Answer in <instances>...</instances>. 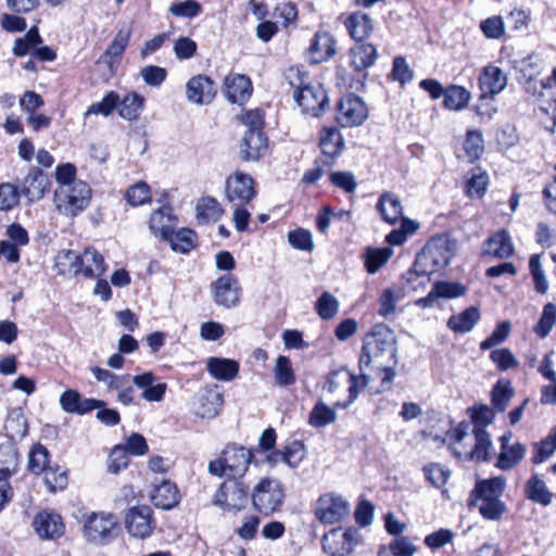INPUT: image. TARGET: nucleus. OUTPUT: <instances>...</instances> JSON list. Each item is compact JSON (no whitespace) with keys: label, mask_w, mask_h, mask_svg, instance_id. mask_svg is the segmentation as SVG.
Instances as JSON below:
<instances>
[{"label":"nucleus","mask_w":556,"mask_h":556,"mask_svg":"<svg viewBox=\"0 0 556 556\" xmlns=\"http://www.w3.org/2000/svg\"><path fill=\"white\" fill-rule=\"evenodd\" d=\"M308 53L312 63H321L336 53V40L328 31H317L309 43Z\"/></svg>","instance_id":"a878e982"},{"label":"nucleus","mask_w":556,"mask_h":556,"mask_svg":"<svg viewBox=\"0 0 556 556\" xmlns=\"http://www.w3.org/2000/svg\"><path fill=\"white\" fill-rule=\"evenodd\" d=\"M119 94L116 91H109L101 101L93 102L85 112V116L89 115H111L118 108Z\"/></svg>","instance_id":"09e8293b"},{"label":"nucleus","mask_w":556,"mask_h":556,"mask_svg":"<svg viewBox=\"0 0 556 556\" xmlns=\"http://www.w3.org/2000/svg\"><path fill=\"white\" fill-rule=\"evenodd\" d=\"M556 85V67H553L549 76L541 80V90L538 93V99L543 101L546 98L548 106L541 105L540 109L551 114L553 126H556V99L554 98V86Z\"/></svg>","instance_id":"37998d69"},{"label":"nucleus","mask_w":556,"mask_h":556,"mask_svg":"<svg viewBox=\"0 0 556 556\" xmlns=\"http://www.w3.org/2000/svg\"><path fill=\"white\" fill-rule=\"evenodd\" d=\"M468 413L473 424V429H477V427L485 429L495 418L494 409L485 404L475 405L468 408Z\"/></svg>","instance_id":"680f3d73"},{"label":"nucleus","mask_w":556,"mask_h":556,"mask_svg":"<svg viewBox=\"0 0 556 556\" xmlns=\"http://www.w3.org/2000/svg\"><path fill=\"white\" fill-rule=\"evenodd\" d=\"M286 498L282 483L269 477L262 478L251 491L254 510L264 517L280 511Z\"/></svg>","instance_id":"423d86ee"},{"label":"nucleus","mask_w":556,"mask_h":556,"mask_svg":"<svg viewBox=\"0 0 556 556\" xmlns=\"http://www.w3.org/2000/svg\"><path fill=\"white\" fill-rule=\"evenodd\" d=\"M505 488L506 479L503 476L478 480L470 492V504L478 500L501 498Z\"/></svg>","instance_id":"bb28decb"},{"label":"nucleus","mask_w":556,"mask_h":556,"mask_svg":"<svg viewBox=\"0 0 556 556\" xmlns=\"http://www.w3.org/2000/svg\"><path fill=\"white\" fill-rule=\"evenodd\" d=\"M368 117V110L361 97L350 92L336 106V121L341 127L362 125Z\"/></svg>","instance_id":"1a4fd4ad"},{"label":"nucleus","mask_w":556,"mask_h":556,"mask_svg":"<svg viewBox=\"0 0 556 556\" xmlns=\"http://www.w3.org/2000/svg\"><path fill=\"white\" fill-rule=\"evenodd\" d=\"M285 78L293 88V99L304 113L318 117L329 104L327 92L320 83L312 81L307 72L290 66Z\"/></svg>","instance_id":"f257e3e1"},{"label":"nucleus","mask_w":556,"mask_h":556,"mask_svg":"<svg viewBox=\"0 0 556 556\" xmlns=\"http://www.w3.org/2000/svg\"><path fill=\"white\" fill-rule=\"evenodd\" d=\"M275 454L280 455L282 462L294 468L304 458V444L299 440H293L282 451H276Z\"/></svg>","instance_id":"e2e57ef3"},{"label":"nucleus","mask_w":556,"mask_h":556,"mask_svg":"<svg viewBox=\"0 0 556 556\" xmlns=\"http://www.w3.org/2000/svg\"><path fill=\"white\" fill-rule=\"evenodd\" d=\"M523 492L527 500L541 506H548L553 502L554 494L538 473L531 475L526 481Z\"/></svg>","instance_id":"2f4dec72"},{"label":"nucleus","mask_w":556,"mask_h":556,"mask_svg":"<svg viewBox=\"0 0 556 556\" xmlns=\"http://www.w3.org/2000/svg\"><path fill=\"white\" fill-rule=\"evenodd\" d=\"M526 446L519 442L501 448L495 467L501 470L515 468L525 457Z\"/></svg>","instance_id":"58836bf2"},{"label":"nucleus","mask_w":556,"mask_h":556,"mask_svg":"<svg viewBox=\"0 0 556 556\" xmlns=\"http://www.w3.org/2000/svg\"><path fill=\"white\" fill-rule=\"evenodd\" d=\"M7 435L12 440H22L28 433V424L21 407L12 408L4 422Z\"/></svg>","instance_id":"4c0bfd02"},{"label":"nucleus","mask_w":556,"mask_h":556,"mask_svg":"<svg viewBox=\"0 0 556 556\" xmlns=\"http://www.w3.org/2000/svg\"><path fill=\"white\" fill-rule=\"evenodd\" d=\"M130 34V30L119 29L104 51V58H109L111 62L118 61L129 43Z\"/></svg>","instance_id":"6e6d98bb"},{"label":"nucleus","mask_w":556,"mask_h":556,"mask_svg":"<svg viewBox=\"0 0 556 556\" xmlns=\"http://www.w3.org/2000/svg\"><path fill=\"white\" fill-rule=\"evenodd\" d=\"M91 194L90 186L83 180L68 187H59L54 192L56 208L66 216L75 217L88 207Z\"/></svg>","instance_id":"6e6552de"},{"label":"nucleus","mask_w":556,"mask_h":556,"mask_svg":"<svg viewBox=\"0 0 556 556\" xmlns=\"http://www.w3.org/2000/svg\"><path fill=\"white\" fill-rule=\"evenodd\" d=\"M389 76L393 81L404 86L413 80L414 71L409 67L404 56L397 55L392 61V70Z\"/></svg>","instance_id":"bf43d9fd"},{"label":"nucleus","mask_w":556,"mask_h":556,"mask_svg":"<svg viewBox=\"0 0 556 556\" xmlns=\"http://www.w3.org/2000/svg\"><path fill=\"white\" fill-rule=\"evenodd\" d=\"M167 71L157 65H147L140 70V76L144 84L152 88L161 87L167 78Z\"/></svg>","instance_id":"774afa93"},{"label":"nucleus","mask_w":556,"mask_h":556,"mask_svg":"<svg viewBox=\"0 0 556 556\" xmlns=\"http://www.w3.org/2000/svg\"><path fill=\"white\" fill-rule=\"evenodd\" d=\"M479 89L482 97L501 93L507 85V76L502 68L489 64L484 66L478 77Z\"/></svg>","instance_id":"412c9836"},{"label":"nucleus","mask_w":556,"mask_h":556,"mask_svg":"<svg viewBox=\"0 0 556 556\" xmlns=\"http://www.w3.org/2000/svg\"><path fill=\"white\" fill-rule=\"evenodd\" d=\"M443 105L450 111H462L465 109L470 99L471 93L463 86L450 85L445 89Z\"/></svg>","instance_id":"c03bdc74"},{"label":"nucleus","mask_w":556,"mask_h":556,"mask_svg":"<svg viewBox=\"0 0 556 556\" xmlns=\"http://www.w3.org/2000/svg\"><path fill=\"white\" fill-rule=\"evenodd\" d=\"M378 58L376 46L364 41L356 42L350 49L351 66L356 72H362L372 66Z\"/></svg>","instance_id":"7c9ffc66"},{"label":"nucleus","mask_w":556,"mask_h":556,"mask_svg":"<svg viewBox=\"0 0 556 556\" xmlns=\"http://www.w3.org/2000/svg\"><path fill=\"white\" fill-rule=\"evenodd\" d=\"M33 527L36 533L45 540L59 539L65 532L62 517L54 511H39L33 520Z\"/></svg>","instance_id":"a211bd4d"},{"label":"nucleus","mask_w":556,"mask_h":556,"mask_svg":"<svg viewBox=\"0 0 556 556\" xmlns=\"http://www.w3.org/2000/svg\"><path fill=\"white\" fill-rule=\"evenodd\" d=\"M475 437V445L472 450L466 454L465 458L471 462H489L491 458V450L493 447L489 432L482 427L472 429Z\"/></svg>","instance_id":"f704fd0d"},{"label":"nucleus","mask_w":556,"mask_h":556,"mask_svg":"<svg viewBox=\"0 0 556 556\" xmlns=\"http://www.w3.org/2000/svg\"><path fill=\"white\" fill-rule=\"evenodd\" d=\"M206 370L216 380L231 381L238 376L239 363L230 358L211 357Z\"/></svg>","instance_id":"72a5a7b5"},{"label":"nucleus","mask_w":556,"mask_h":556,"mask_svg":"<svg viewBox=\"0 0 556 556\" xmlns=\"http://www.w3.org/2000/svg\"><path fill=\"white\" fill-rule=\"evenodd\" d=\"M514 251L509 232L501 229L484 240L481 257L506 260L514 255Z\"/></svg>","instance_id":"aec40b11"},{"label":"nucleus","mask_w":556,"mask_h":556,"mask_svg":"<svg viewBox=\"0 0 556 556\" xmlns=\"http://www.w3.org/2000/svg\"><path fill=\"white\" fill-rule=\"evenodd\" d=\"M125 199L131 206L142 205L151 200V189L144 181H139L126 190Z\"/></svg>","instance_id":"0e129e2a"},{"label":"nucleus","mask_w":556,"mask_h":556,"mask_svg":"<svg viewBox=\"0 0 556 556\" xmlns=\"http://www.w3.org/2000/svg\"><path fill=\"white\" fill-rule=\"evenodd\" d=\"M481 318L480 309L477 306H469L459 314L452 315L446 326L454 333H467L471 331Z\"/></svg>","instance_id":"473e14b6"},{"label":"nucleus","mask_w":556,"mask_h":556,"mask_svg":"<svg viewBox=\"0 0 556 556\" xmlns=\"http://www.w3.org/2000/svg\"><path fill=\"white\" fill-rule=\"evenodd\" d=\"M252 91V83L245 75L230 74L224 79L223 93L230 103L244 104Z\"/></svg>","instance_id":"6ab92c4d"},{"label":"nucleus","mask_w":556,"mask_h":556,"mask_svg":"<svg viewBox=\"0 0 556 556\" xmlns=\"http://www.w3.org/2000/svg\"><path fill=\"white\" fill-rule=\"evenodd\" d=\"M105 405V402L98 399L84 397L77 390H65L60 396L61 408L68 414L86 415L96 408Z\"/></svg>","instance_id":"f3484780"},{"label":"nucleus","mask_w":556,"mask_h":556,"mask_svg":"<svg viewBox=\"0 0 556 556\" xmlns=\"http://www.w3.org/2000/svg\"><path fill=\"white\" fill-rule=\"evenodd\" d=\"M288 242L295 250L311 252L314 249L312 233L304 228H296L289 231Z\"/></svg>","instance_id":"338daca9"},{"label":"nucleus","mask_w":556,"mask_h":556,"mask_svg":"<svg viewBox=\"0 0 556 556\" xmlns=\"http://www.w3.org/2000/svg\"><path fill=\"white\" fill-rule=\"evenodd\" d=\"M254 457V450L228 444L217 459L208 463V472L222 478H244Z\"/></svg>","instance_id":"20e7f679"},{"label":"nucleus","mask_w":556,"mask_h":556,"mask_svg":"<svg viewBox=\"0 0 556 556\" xmlns=\"http://www.w3.org/2000/svg\"><path fill=\"white\" fill-rule=\"evenodd\" d=\"M49 464V451L46 446L38 443L34 445L29 453V459H28V468L29 470L39 475L42 473L47 468Z\"/></svg>","instance_id":"4d7b16f0"},{"label":"nucleus","mask_w":556,"mask_h":556,"mask_svg":"<svg viewBox=\"0 0 556 556\" xmlns=\"http://www.w3.org/2000/svg\"><path fill=\"white\" fill-rule=\"evenodd\" d=\"M66 266L73 275H83L88 279L100 278L106 271L103 255L93 248L85 249L81 254L73 250L60 253L56 258L59 273L65 274Z\"/></svg>","instance_id":"7ed1b4c3"},{"label":"nucleus","mask_w":556,"mask_h":556,"mask_svg":"<svg viewBox=\"0 0 556 556\" xmlns=\"http://www.w3.org/2000/svg\"><path fill=\"white\" fill-rule=\"evenodd\" d=\"M319 147L325 159L320 160L324 166L330 167L334 159L341 153L344 141L341 132L334 126L326 127L320 131Z\"/></svg>","instance_id":"5701e85b"},{"label":"nucleus","mask_w":556,"mask_h":556,"mask_svg":"<svg viewBox=\"0 0 556 556\" xmlns=\"http://www.w3.org/2000/svg\"><path fill=\"white\" fill-rule=\"evenodd\" d=\"M514 394L515 391L511 382L506 379H500L491 390L492 408L498 413L505 412Z\"/></svg>","instance_id":"a19ab883"},{"label":"nucleus","mask_w":556,"mask_h":556,"mask_svg":"<svg viewBox=\"0 0 556 556\" xmlns=\"http://www.w3.org/2000/svg\"><path fill=\"white\" fill-rule=\"evenodd\" d=\"M90 370L96 380L103 382L109 390H118L125 381L130 380V375L128 374L119 376L99 366H93Z\"/></svg>","instance_id":"603ef678"},{"label":"nucleus","mask_w":556,"mask_h":556,"mask_svg":"<svg viewBox=\"0 0 556 556\" xmlns=\"http://www.w3.org/2000/svg\"><path fill=\"white\" fill-rule=\"evenodd\" d=\"M276 386L288 388L295 383L296 375L291 359L286 355H279L273 369Z\"/></svg>","instance_id":"79ce46f5"},{"label":"nucleus","mask_w":556,"mask_h":556,"mask_svg":"<svg viewBox=\"0 0 556 556\" xmlns=\"http://www.w3.org/2000/svg\"><path fill=\"white\" fill-rule=\"evenodd\" d=\"M479 173H473L466 182V194L469 198L481 199L489 185V175L486 172L478 168Z\"/></svg>","instance_id":"13d9d810"},{"label":"nucleus","mask_w":556,"mask_h":556,"mask_svg":"<svg viewBox=\"0 0 556 556\" xmlns=\"http://www.w3.org/2000/svg\"><path fill=\"white\" fill-rule=\"evenodd\" d=\"M456 242L447 235L431 237L424 248L417 253L412 270L407 275L416 274L420 277H429L445 268L454 256Z\"/></svg>","instance_id":"f03ea898"},{"label":"nucleus","mask_w":556,"mask_h":556,"mask_svg":"<svg viewBox=\"0 0 556 556\" xmlns=\"http://www.w3.org/2000/svg\"><path fill=\"white\" fill-rule=\"evenodd\" d=\"M176 222L172 206L163 205L151 214L149 227L155 236L163 240L175 228Z\"/></svg>","instance_id":"c85d7f7f"},{"label":"nucleus","mask_w":556,"mask_h":556,"mask_svg":"<svg viewBox=\"0 0 556 556\" xmlns=\"http://www.w3.org/2000/svg\"><path fill=\"white\" fill-rule=\"evenodd\" d=\"M339 309L338 300L328 291H325L315 302V311L324 320L333 318Z\"/></svg>","instance_id":"5fc2aeb1"},{"label":"nucleus","mask_w":556,"mask_h":556,"mask_svg":"<svg viewBox=\"0 0 556 556\" xmlns=\"http://www.w3.org/2000/svg\"><path fill=\"white\" fill-rule=\"evenodd\" d=\"M337 419L336 409L318 401L308 415V424L314 428H324Z\"/></svg>","instance_id":"49530a36"},{"label":"nucleus","mask_w":556,"mask_h":556,"mask_svg":"<svg viewBox=\"0 0 556 556\" xmlns=\"http://www.w3.org/2000/svg\"><path fill=\"white\" fill-rule=\"evenodd\" d=\"M391 248H367L364 252V266L368 274H376L391 257Z\"/></svg>","instance_id":"a18cd8bd"},{"label":"nucleus","mask_w":556,"mask_h":556,"mask_svg":"<svg viewBox=\"0 0 556 556\" xmlns=\"http://www.w3.org/2000/svg\"><path fill=\"white\" fill-rule=\"evenodd\" d=\"M376 208L383 222L389 225H395L403 217V205L400 199L392 192H383L380 194Z\"/></svg>","instance_id":"c756f323"},{"label":"nucleus","mask_w":556,"mask_h":556,"mask_svg":"<svg viewBox=\"0 0 556 556\" xmlns=\"http://www.w3.org/2000/svg\"><path fill=\"white\" fill-rule=\"evenodd\" d=\"M396 340L388 327L378 326L372 329L364 339L359 356V368L369 366L370 363L383 355L390 354L393 364L396 365Z\"/></svg>","instance_id":"0eeeda50"},{"label":"nucleus","mask_w":556,"mask_h":556,"mask_svg":"<svg viewBox=\"0 0 556 556\" xmlns=\"http://www.w3.org/2000/svg\"><path fill=\"white\" fill-rule=\"evenodd\" d=\"M195 210L197 218L200 223L216 220L222 214V208L218 201L212 197L202 198L197 204Z\"/></svg>","instance_id":"8fccbe9b"},{"label":"nucleus","mask_w":556,"mask_h":556,"mask_svg":"<svg viewBox=\"0 0 556 556\" xmlns=\"http://www.w3.org/2000/svg\"><path fill=\"white\" fill-rule=\"evenodd\" d=\"M49 186L47 174L39 167H31L27 176L23 179L20 191L29 203L40 200Z\"/></svg>","instance_id":"4be33fe9"},{"label":"nucleus","mask_w":556,"mask_h":556,"mask_svg":"<svg viewBox=\"0 0 556 556\" xmlns=\"http://www.w3.org/2000/svg\"><path fill=\"white\" fill-rule=\"evenodd\" d=\"M151 502L157 508L165 510L174 508L180 502V493L177 485L169 480L162 481V483L153 489Z\"/></svg>","instance_id":"cd10ccee"},{"label":"nucleus","mask_w":556,"mask_h":556,"mask_svg":"<svg viewBox=\"0 0 556 556\" xmlns=\"http://www.w3.org/2000/svg\"><path fill=\"white\" fill-rule=\"evenodd\" d=\"M45 482L51 492L62 491L68 484L67 470L61 467H49L45 471Z\"/></svg>","instance_id":"052dcab7"},{"label":"nucleus","mask_w":556,"mask_h":556,"mask_svg":"<svg viewBox=\"0 0 556 556\" xmlns=\"http://www.w3.org/2000/svg\"><path fill=\"white\" fill-rule=\"evenodd\" d=\"M116 519L112 514L92 513L84 525V533L89 542L106 544L114 536Z\"/></svg>","instance_id":"4468645a"},{"label":"nucleus","mask_w":556,"mask_h":556,"mask_svg":"<svg viewBox=\"0 0 556 556\" xmlns=\"http://www.w3.org/2000/svg\"><path fill=\"white\" fill-rule=\"evenodd\" d=\"M464 150L471 163L481 157L484 147L482 134L479 130H467L464 141Z\"/></svg>","instance_id":"864d4df0"},{"label":"nucleus","mask_w":556,"mask_h":556,"mask_svg":"<svg viewBox=\"0 0 556 556\" xmlns=\"http://www.w3.org/2000/svg\"><path fill=\"white\" fill-rule=\"evenodd\" d=\"M344 26L355 42L365 41L374 31V22L369 14L356 11L344 20Z\"/></svg>","instance_id":"393cba45"},{"label":"nucleus","mask_w":556,"mask_h":556,"mask_svg":"<svg viewBox=\"0 0 556 556\" xmlns=\"http://www.w3.org/2000/svg\"><path fill=\"white\" fill-rule=\"evenodd\" d=\"M163 240L169 242L173 251L187 254L197 247L198 236L190 228H181L178 231L173 229Z\"/></svg>","instance_id":"c9c22d12"},{"label":"nucleus","mask_w":556,"mask_h":556,"mask_svg":"<svg viewBox=\"0 0 556 556\" xmlns=\"http://www.w3.org/2000/svg\"><path fill=\"white\" fill-rule=\"evenodd\" d=\"M211 293L216 305L229 309L239 305L242 296V288L238 278L228 273L222 275L211 283Z\"/></svg>","instance_id":"ddd939ff"},{"label":"nucleus","mask_w":556,"mask_h":556,"mask_svg":"<svg viewBox=\"0 0 556 556\" xmlns=\"http://www.w3.org/2000/svg\"><path fill=\"white\" fill-rule=\"evenodd\" d=\"M556 323V305L547 303L544 306L541 318L534 326L533 330L540 338H545L551 332L554 324Z\"/></svg>","instance_id":"69168bd1"},{"label":"nucleus","mask_w":556,"mask_h":556,"mask_svg":"<svg viewBox=\"0 0 556 556\" xmlns=\"http://www.w3.org/2000/svg\"><path fill=\"white\" fill-rule=\"evenodd\" d=\"M128 533L138 539L149 538L156 527L152 509L147 505L131 507L125 517Z\"/></svg>","instance_id":"2eb2a0df"},{"label":"nucleus","mask_w":556,"mask_h":556,"mask_svg":"<svg viewBox=\"0 0 556 556\" xmlns=\"http://www.w3.org/2000/svg\"><path fill=\"white\" fill-rule=\"evenodd\" d=\"M146 99L136 91L127 93L123 99L119 98L118 114L122 118L132 122L139 118L144 109Z\"/></svg>","instance_id":"e433bc0d"},{"label":"nucleus","mask_w":556,"mask_h":556,"mask_svg":"<svg viewBox=\"0 0 556 556\" xmlns=\"http://www.w3.org/2000/svg\"><path fill=\"white\" fill-rule=\"evenodd\" d=\"M225 194L231 204H248L257 194L256 182L251 175L237 170L227 177Z\"/></svg>","instance_id":"9d476101"},{"label":"nucleus","mask_w":556,"mask_h":556,"mask_svg":"<svg viewBox=\"0 0 556 556\" xmlns=\"http://www.w3.org/2000/svg\"><path fill=\"white\" fill-rule=\"evenodd\" d=\"M251 489L244 478H226L212 497V504L226 513H239L251 500Z\"/></svg>","instance_id":"39448f33"},{"label":"nucleus","mask_w":556,"mask_h":556,"mask_svg":"<svg viewBox=\"0 0 556 556\" xmlns=\"http://www.w3.org/2000/svg\"><path fill=\"white\" fill-rule=\"evenodd\" d=\"M400 222V227L391 230L384 238V241L390 245L404 244L420 228V224L417 220L405 216L401 217Z\"/></svg>","instance_id":"ea45409f"},{"label":"nucleus","mask_w":556,"mask_h":556,"mask_svg":"<svg viewBox=\"0 0 556 556\" xmlns=\"http://www.w3.org/2000/svg\"><path fill=\"white\" fill-rule=\"evenodd\" d=\"M217 94L216 83L205 74L192 76L186 84V98L190 103L207 105Z\"/></svg>","instance_id":"dca6fc26"},{"label":"nucleus","mask_w":556,"mask_h":556,"mask_svg":"<svg viewBox=\"0 0 556 556\" xmlns=\"http://www.w3.org/2000/svg\"><path fill=\"white\" fill-rule=\"evenodd\" d=\"M556 450V428L551 429L547 438L532 444L533 455L531 462L540 465L547 460Z\"/></svg>","instance_id":"de8ad7c7"},{"label":"nucleus","mask_w":556,"mask_h":556,"mask_svg":"<svg viewBox=\"0 0 556 556\" xmlns=\"http://www.w3.org/2000/svg\"><path fill=\"white\" fill-rule=\"evenodd\" d=\"M359 533L355 528L331 529L321 540L323 549L330 556H348L358 544Z\"/></svg>","instance_id":"f8f14e48"},{"label":"nucleus","mask_w":556,"mask_h":556,"mask_svg":"<svg viewBox=\"0 0 556 556\" xmlns=\"http://www.w3.org/2000/svg\"><path fill=\"white\" fill-rule=\"evenodd\" d=\"M268 140L264 131H247L240 144L243 161H257L267 151Z\"/></svg>","instance_id":"b1692460"},{"label":"nucleus","mask_w":556,"mask_h":556,"mask_svg":"<svg viewBox=\"0 0 556 556\" xmlns=\"http://www.w3.org/2000/svg\"><path fill=\"white\" fill-rule=\"evenodd\" d=\"M479 513L483 519L490 521H498L506 513V504L501 498L480 500Z\"/></svg>","instance_id":"3c124183"},{"label":"nucleus","mask_w":556,"mask_h":556,"mask_svg":"<svg viewBox=\"0 0 556 556\" xmlns=\"http://www.w3.org/2000/svg\"><path fill=\"white\" fill-rule=\"evenodd\" d=\"M349 511V503L341 495L325 493L318 497L314 514L321 523L333 525L342 521Z\"/></svg>","instance_id":"9b49d317"}]
</instances>
